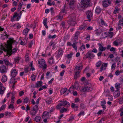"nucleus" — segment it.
Wrapping results in <instances>:
<instances>
[{
    "instance_id": "nucleus-1",
    "label": "nucleus",
    "mask_w": 123,
    "mask_h": 123,
    "mask_svg": "<svg viewBox=\"0 0 123 123\" xmlns=\"http://www.w3.org/2000/svg\"><path fill=\"white\" fill-rule=\"evenodd\" d=\"M7 43L10 46L9 48L8 47V49L5 50L6 51L7 54L10 56L12 54L16 53L18 50L17 48H15L13 50H12L11 46L12 44L14 43L15 42V41L14 40L13 38H9L8 40L7 41Z\"/></svg>"
},
{
    "instance_id": "nucleus-2",
    "label": "nucleus",
    "mask_w": 123,
    "mask_h": 123,
    "mask_svg": "<svg viewBox=\"0 0 123 123\" xmlns=\"http://www.w3.org/2000/svg\"><path fill=\"white\" fill-rule=\"evenodd\" d=\"M90 0H82L78 6V8L79 10H82L86 8L89 6Z\"/></svg>"
},
{
    "instance_id": "nucleus-3",
    "label": "nucleus",
    "mask_w": 123,
    "mask_h": 123,
    "mask_svg": "<svg viewBox=\"0 0 123 123\" xmlns=\"http://www.w3.org/2000/svg\"><path fill=\"white\" fill-rule=\"evenodd\" d=\"M38 63L40 67L42 68L43 69H45L47 67V65L44 59H39L38 61Z\"/></svg>"
},
{
    "instance_id": "nucleus-4",
    "label": "nucleus",
    "mask_w": 123,
    "mask_h": 123,
    "mask_svg": "<svg viewBox=\"0 0 123 123\" xmlns=\"http://www.w3.org/2000/svg\"><path fill=\"white\" fill-rule=\"evenodd\" d=\"M92 89V86L90 85L87 84L80 90V91L82 92L86 91L90 92L91 91Z\"/></svg>"
},
{
    "instance_id": "nucleus-5",
    "label": "nucleus",
    "mask_w": 123,
    "mask_h": 123,
    "mask_svg": "<svg viewBox=\"0 0 123 123\" xmlns=\"http://www.w3.org/2000/svg\"><path fill=\"white\" fill-rule=\"evenodd\" d=\"M21 11L19 14H18L17 12H15L14 14V15L12 17L11 19V21H15L14 18H16V20L18 21L20 18L21 16Z\"/></svg>"
},
{
    "instance_id": "nucleus-6",
    "label": "nucleus",
    "mask_w": 123,
    "mask_h": 123,
    "mask_svg": "<svg viewBox=\"0 0 123 123\" xmlns=\"http://www.w3.org/2000/svg\"><path fill=\"white\" fill-rule=\"evenodd\" d=\"M102 2L103 6L105 7H107L111 3L110 0H105L102 1Z\"/></svg>"
},
{
    "instance_id": "nucleus-7",
    "label": "nucleus",
    "mask_w": 123,
    "mask_h": 123,
    "mask_svg": "<svg viewBox=\"0 0 123 123\" xmlns=\"http://www.w3.org/2000/svg\"><path fill=\"white\" fill-rule=\"evenodd\" d=\"M86 15L87 18L90 19L88 21H90L91 20V18L92 16V12L91 10H88L86 12Z\"/></svg>"
},
{
    "instance_id": "nucleus-8",
    "label": "nucleus",
    "mask_w": 123,
    "mask_h": 123,
    "mask_svg": "<svg viewBox=\"0 0 123 123\" xmlns=\"http://www.w3.org/2000/svg\"><path fill=\"white\" fill-rule=\"evenodd\" d=\"M83 65L81 63H79L76 66L75 69L74 70H76V71H80V70L82 68Z\"/></svg>"
},
{
    "instance_id": "nucleus-9",
    "label": "nucleus",
    "mask_w": 123,
    "mask_h": 123,
    "mask_svg": "<svg viewBox=\"0 0 123 123\" xmlns=\"http://www.w3.org/2000/svg\"><path fill=\"white\" fill-rule=\"evenodd\" d=\"M7 69V67L4 65H2L0 68V72L1 73H6Z\"/></svg>"
},
{
    "instance_id": "nucleus-10",
    "label": "nucleus",
    "mask_w": 123,
    "mask_h": 123,
    "mask_svg": "<svg viewBox=\"0 0 123 123\" xmlns=\"http://www.w3.org/2000/svg\"><path fill=\"white\" fill-rule=\"evenodd\" d=\"M99 46L98 49V50L100 52H103L105 51L106 49V47H104L101 44L98 43V44Z\"/></svg>"
},
{
    "instance_id": "nucleus-11",
    "label": "nucleus",
    "mask_w": 123,
    "mask_h": 123,
    "mask_svg": "<svg viewBox=\"0 0 123 123\" xmlns=\"http://www.w3.org/2000/svg\"><path fill=\"white\" fill-rule=\"evenodd\" d=\"M66 1H67L68 3L69 2L68 5L70 6V7L71 8V6H73L72 9H73L74 8V4L75 2L74 0H70L69 2V0H66Z\"/></svg>"
},
{
    "instance_id": "nucleus-12",
    "label": "nucleus",
    "mask_w": 123,
    "mask_h": 123,
    "mask_svg": "<svg viewBox=\"0 0 123 123\" xmlns=\"http://www.w3.org/2000/svg\"><path fill=\"white\" fill-rule=\"evenodd\" d=\"M108 65L107 63H104L100 68V71L102 72L103 70H105L106 69Z\"/></svg>"
},
{
    "instance_id": "nucleus-13",
    "label": "nucleus",
    "mask_w": 123,
    "mask_h": 123,
    "mask_svg": "<svg viewBox=\"0 0 123 123\" xmlns=\"http://www.w3.org/2000/svg\"><path fill=\"white\" fill-rule=\"evenodd\" d=\"M78 86V83L77 82H75L74 84V86H71L70 88L68 90L69 92H71V91H73L74 88H76V86Z\"/></svg>"
},
{
    "instance_id": "nucleus-14",
    "label": "nucleus",
    "mask_w": 123,
    "mask_h": 123,
    "mask_svg": "<svg viewBox=\"0 0 123 123\" xmlns=\"http://www.w3.org/2000/svg\"><path fill=\"white\" fill-rule=\"evenodd\" d=\"M57 56L58 57H59L62 56L63 54V50L62 49H60L57 50Z\"/></svg>"
},
{
    "instance_id": "nucleus-15",
    "label": "nucleus",
    "mask_w": 123,
    "mask_h": 123,
    "mask_svg": "<svg viewBox=\"0 0 123 123\" xmlns=\"http://www.w3.org/2000/svg\"><path fill=\"white\" fill-rule=\"evenodd\" d=\"M68 24L74 26L76 24L75 20H69L68 21Z\"/></svg>"
},
{
    "instance_id": "nucleus-16",
    "label": "nucleus",
    "mask_w": 123,
    "mask_h": 123,
    "mask_svg": "<svg viewBox=\"0 0 123 123\" xmlns=\"http://www.w3.org/2000/svg\"><path fill=\"white\" fill-rule=\"evenodd\" d=\"M17 73V72L16 70L14 69H13L12 70L11 72V74L12 76L13 77H14L16 75Z\"/></svg>"
},
{
    "instance_id": "nucleus-17",
    "label": "nucleus",
    "mask_w": 123,
    "mask_h": 123,
    "mask_svg": "<svg viewBox=\"0 0 123 123\" xmlns=\"http://www.w3.org/2000/svg\"><path fill=\"white\" fill-rule=\"evenodd\" d=\"M87 58H89L90 59L93 58L95 56V55L92 53L88 52L86 54Z\"/></svg>"
},
{
    "instance_id": "nucleus-18",
    "label": "nucleus",
    "mask_w": 123,
    "mask_h": 123,
    "mask_svg": "<svg viewBox=\"0 0 123 123\" xmlns=\"http://www.w3.org/2000/svg\"><path fill=\"white\" fill-rule=\"evenodd\" d=\"M86 24L83 23L79 27V30H82L85 29L86 27Z\"/></svg>"
},
{
    "instance_id": "nucleus-19",
    "label": "nucleus",
    "mask_w": 123,
    "mask_h": 123,
    "mask_svg": "<svg viewBox=\"0 0 123 123\" xmlns=\"http://www.w3.org/2000/svg\"><path fill=\"white\" fill-rule=\"evenodd\" d=\"M80 71H76L74 74V78L75 79H77L79 78L80 76Z\"/></svg>"
},
{
    "instance_id": "nucleus-20",
    "label": "nucleus",
    "mask_w": 123,
    "mask_h": 123,
    "mask_svg": "<svg viewBox=\"0 0 123 123\" xmlns=\"http://www.w3.org/2000/svg\"><path fill=\"white\" fill-rule=\"evenodd\" d=\"M53 58V57L51 56L49 60L48 63L49 65H51L54 62V60Z\"/></svg>"
},
{
    "instance_id": "nucleus-21",
    "label": "nucleus",
    "mask_w": 123,
    "mask_h": 123,
    "mask_svg": "<svg viewBox=\"0 0 123 123\" xmlns=\"http://www.w3.org/2000/svg\"><path fill=\"white\" fill-rule=\"evenodd\" d=\"M115 87L117 89L116 91H118L119 90V88H120V83H117L115 85Z\"/></svg>"
},
{
    "instance_id": "nucleus-22",
    "label": "nucleus",
    "mask_w": 123,
    "mask_h": 123,
    "mask_svg": "<svg viewBox=\"0 0 123 123\" xmlns=\"http://www.w3.org/2000/svg\"><path fill=\"white\" fill-rule=\"evenodd\" d=\"M102 31V30L100 29H97L95 31V34L97 35H99Z\"/></svg>"
},
{
    "instance_id": "nucleus-23",
    "label": "nucleus",
    "mask_w": 123,
    "mask_h": 123,
    "mask_svg": "<svg viewBox=\"0 0 123 123\" xmlns=\"http://www.w3.org/2000/svg\"><path fill=\"white\" fill-rule=\"evenodd\" d=\"M62 105L63 106H67V107L69 106V104L65 100H63L62 102Z\"/></svg>"
},
{
    "instance_id": "nucleus-24",
    "label": "nucleus",
    "mask_w": 123,
    "mask_h": 123,
    "mask_svg": "<svg viewBox=\"0 0 123 123\" xmlns=\"http://www.w3.org/2000/svg\"><path fill=\"white\" fill-rule=\"evenodd\" d=\"M45 101L46 103L48 104H51L52 102V99L50 97L48 98Z\"/></svg>"
},
{
    "instance_id": "nucleus-25",
    "label": "nucleus",
    "mask_w": 123,
    "mask_h": 123,
    "mask_svg": "<svg viewBox=\"0 0 123 123\" xmlns=\"http://www.w3.org/2000/svg\"><path fill=\"white\" fill-rule=\"evenodd\" d=\"M39 108L38 106L37 105H36L33 107V108L32 110V111H37L38 110Z\"/></svg>"
},
{
    "instance_id": "nucleus-26",
    "label": "nucleus",
    "mask_w": 123,
    "mask_h": 123,
    "mask_svg": "<svg viewBox=\"0 0 123 123\" xmlns=\"http://www.w3.org/2000/svg\"><path fill=\"white\" fill-rule=\"evenodd\" d=\"M101 64L102 62L100 61H99L97 62L96 64V67H97L96 69L98 68Z\"/></svg>"
},
{
    "instance_id": "nucleus-27",
    "label": "nucleus",
    "mask_w": 123,
    "mask_h": 123,
    "mask_svg": "<svg viewBox=\"0 0 123 123\" xmlns=\"http://www.w3.org/2000/svg\"><path fill=\"white\" fill-rule=\"evenodd\" d=\"M5 64L6 65H12V64L11 63H10L6 59H5L3 60Z\"/></svg>"
},
{
    "instance_id": "nucleus-28",
    "label": "nucleus",
    "mask_w": 123,
    "mask_h": 123,
    "mask_svg": "<svg viewBox=\"0 0 123 123\" xmlns=\"http://www.w3.org/2000/svg\"><path fill=\"white\" fill-rule=\"evenodd\" d=\"M5 89V88L4 87H0V94H3Z\"/></svg>"
},
{
    "instance_id": "nucleus-29",
    "label": "nucleus",
    "mask_w": 123,
    "mask_h": 123,
    "mask_svg": "<svg viewBox=\"0 0 123 123\" xmlns=\"http://www.w3.org/2000/svg\"><path fill=\"white\" fill-rule=\"evenodd\" d=\"M101 12V9L98 6L96 7L95 10V12L97 14H99Z\"/></svg>"
},
{
    "instance_id": "nucleus-30",
    "label": "nucleus",
    "mask_w": 123,
    "mask_h": 123,
    "mask_svg": "<svg viewBox=\"0 0 123 123\" xmlns=\"http://www.w3.org/2000/svg\"><path fill=\"white\" fill-rule=\"evenodd\" d=\"M16 82V81H15V79L14 77L11 79L10 81V84H13L15 85Z\"/></svg>"
},
{
    "instance_id": "nucleus-31",
    "label": "nucleus",
    "mask_w": 123,
    "mask_h": 123,
    "mask_svg": "<svg viewBox=\"0 0 123 123\" xmlns=\"http://www.w3.org/2000/svg\"><path fill=\"white\" fill-rule=\"evenodd\" d=\"M7 77L6 75H3L2 78V81L3 82H5L7 80Z\"/></svg>"
},
{
    "instance_id": "nucleus-32",
    "label": "nucleus",
    "mask_w": 123,
    "mask_h": 123,
    "mask_svg": "<svg viewBox=\"0 0 123 123\" xmlns=\"http://www.w3.org/2000/svg\"><path fill=\"white\" fill-rule=\"evenodd\" d=\"M75 14L74 13H73L70 16V20H75Z\"/></svg>"
},
{
    "instance_id": "nucleus-33",
    "label": "nucleus",
    "mask_w": 123,
    "mask_h": 123,
    "mask_svg": "<svg viewBox=\"0 0 123 123\" xmlns=\"http://www.w3.org/2000/svg\"><path fill=\"white\" fill-rule=\"evenodd\" d=\"M29 31V29H28L27 28H26L23 30V33L24 35H26Z\"/></svg>"
},
{
    "instance_id": "nucleus-34",
    "label": "nucleus",
    "mask_w": 123,
    "mask_h": 123,
    "mask_svg": "<svg viewBox=\"0 0 123 123\" xmlns=\"http://www.w3.org/2000/svg\"><path fill=\"white\" fill-rule=\"evenodd\" d=\"M41 119V117L40 116H36L35 117V120L36 122H38L40 121Z\"/></svg>"
},
{
    "instance_id": "nucleus-35",
    "label": "nucleus",
    "mask_w": 123,
    "mask_h": 123,
    "mask_svg": "<svg viewBox=\"0 0 123 123\" xmlns=\"http://www.w3.org/2000/svg\"><path fill=\"white\" fill-rule=\"evenodd\" d=\"M20 59L21 58L19 57H16L14 58L15 62L16 63H18L19 62V61Z\"/></svg>"
},
{
    "instance_id": "nucleus-36",
    "label": "nucleus",
    "mask_w": 123,
    "mask_h": 123,
    "mask_svg": "<svg viewBox=\"0 0 123 123\" xmlns=\"http://www.w3.org/2000/svg\"><path fill=\"white\" fill-rule=\"evenodd\" d=\"M115 61L117 62V65H118L119 64V62H120V57L118 56L116 57L115 59Z\"/></svg>"
},
{
    "instance_id": "nucleus-37",
    "label": "nucleus",
    "mask_w": 123,
    "mask_h": 123,
    "mask_svg": "<svg viewBox=\"0 0 123 123\" xmlns=\"http://www.w3.org/2000/svg\"><path fill=\"white\" fill-rule=\"evenodd\" d=\"M117 91H116V92H115V93L114 94V95L115 96V97H118L120 95V92H118Z\"/></svg>"
},
{
    "instance_id": "nucleus-38",
    "label": "nucleus",
    "mask_w": 123,
    "mask_h": 123,
    "mask_svg": "<svg viewBox=\"0 0 123 123\" xmlns=\"http://www.w3.org/2000/svg\"><path fill=\"white\" fill-rule=\"evenodd\" d=\"M5 49L6 50L8 49V47H6V48L3 47L2 49H1L0 50V54H2L3 52V51L6 52V51L5 50Z\"/></svg>"
},
{
    "instance_id": "nucleus-39",
    "label": "nucleus",
    "mask_w": 123,
    "mask_h": 123,
    "mask_svg": "<svg viewBox=\"0 0 123 123\" xmlns=\"http://www.w3.org/2000/svg\"><path fill=\"white\" fill-rule=\"evenodd\" d=\"M29 59V55L28 53H26L25 56V60L26 61H28Z\"/></svg>"
},
{
    "instance_id": "nucleus-40",
    "label": "nucleus",
    "mask_w": 123,
    "mask_h": 123,
    "mask_svg": "<svg viewBox=\"0 0 123 123\" xmlns=\"http://www.w3.org/2000/svg\"><path fill=\"white\" fill-rule=\"evenodd\" d=\"M67 90V88H64L62 90H61V92L62 93V94H63L66 92Z\"/></svg>"
},
{
    "instance_id": "nucleus-41",
    "label": "nucleus",
    "mask_w": 123,
    "mask_h": 123,
    "mask_svg": "<svg viewBox=\"0 0 123 123\" xmlns=\"http://www.w3.org/2000/svg\"><path fill=\"white\" fill-rule=\"evenodd\" d=\"M119 103L120 104H122L123 103V96L120 98L119 101Z\"/></svg>"
},
{
    "instance_id": "nucleus-42",
    "label": "nucleus",
    "mask_w": 123,
    "mask_h": 123,
    "mask_svg": "<svg viewBox=\"0 0 123 123\" xmlns=\"http://www.w3.org/2000/svg\"><path fill=\"white\" fill-rule=\"evenodd\" d=\"M42 83H43L42 81H38L37 83L36 84L37 87H39L41 86L42 85Z\"/></svg>"
},
{
    "instance_id": "nucleus-43",
    "label": "nucleus",
    "mask_w": 123,
    "mask_h": 123,
    "mask_svg": "<svg viewBox=\"0 0 123 123\" xmlns=\"http://www.w3.org/2000/svg\"><path fill=\"white\" fill-rule=\"evenodd\" d=\"M56 37V35H54L53 36H51V35H49L48 36V37L49 39L52 38V39H54Z\"/></svg>"
},
{
    "instance_id": "nucleus-44",
    "label": "nucleus",
    "mask_w": 123,
    "mask_h": 123,
    "mask_svg": "<svg viewBox=\"0 0 123 123\" xmlns=\"http://www.w3.org/2000/svg\"><path fill=\"white\" fill-rule=\"evenodd\" d=\"M50 113L49 111V112H46L45 111L44 112L43 114V116H48L49 114Z\"/></svg>"
},
{
    "instance_id": "nucleus-45",
    "label": "nucleus",
    "mask_w": 123,
    "mask_h": 123,
    "mask_svg": "<svg viewBox=\"0 0 123 123\" xmlns=\"http://www.w3.org/2000/svg\"><path fill=\"white\" fill-rule=\"evenodd\" d=\"M24 73H27L29 70V68L28 67L25 68L24 69Z\"/></svg>"
},
{
    "instance_id": "nucleus-46",
    "label": "nucleus",
    "mask_w": 123,
    "mask_h": 123,
    "mask_svg": "<svg viewBox=\"0 0 123 123\" xmlns=\"http://www.w3.org/2000/svg\"><path fill=\"white\" fill-rule=\"evenodd\" d=\"M119 25L123 26V19H121L119 21Z\"/></svg>"
},
{
    "instance_id": "nucleus-47",
    "label": "nucleus",
    "mask_w": 123,
    "mask_h": 123,
    "mask_svg": "<svg viewBox=\"0 0 123 123\" xmlns=\"http://www.w3.org/2000/svg\"><path fill=\"white\" fill-rule=\"evenodd\" d=\"M29 99L28 98L26 97L24 99V103H27L29 101Z\"/></svg>"
},
{
    "instance_id": "nucleus-48",
    "label": "nucleus",
    "mask_w": 123,
    "mask_h": 123,
    "mask_svg": "<svg viewBox=\"0 0 123 123\" xmlns=\"http://www.w3.org/2000/svg\"><path fill=\"white\" fill-rule=\"evenodd\" d=\"M101 23L103 25H104L105 26H107V24L105 23L104 21L102 19L101 20Z\"/></svg>"
},
{
    "instance_id": "nucleus-49",
    "label": "nucleus",
    "mask_w": 123,
    "mask_h": 123,
    "mask_svg": "<svg viewBox=\"0 0 123 123\" xmlns=\"http://www.w3.org/2000/svg\"><path fill=\"white\" fill-rule=\"evenodd\" d=\"M23 4V2H21L20 3L18 6V9H20L21 8Z\"/></svg>"
},
{
    "instance_id": "nucleus-50",
    "label": "nucleus",
    "mask_w": 123,
    "mask_h": 123,
    "mask_svg": "<svg viewBox=\"0 0 123 123\" xmlns=\"http://www.w3.org/2000/svg\"><path fill=\"white\" fill-rule=\"evenodd\" d=\"M118 11V7L116 6L115 8L114 11L113 12L114 14H116Z\"/></svg>"
},
{
    "instance_id": "nucleus-51",
    "label": "nucleus",
    "mask_w": 123,
    "mask_h": 123,
    "mask_svg": "<svg viewBox=\"0 0 123 123\" xmlns=\"http://www.w3.org/2000/svg\"><path fill=\"white\" fill-rule=\"evenodd\" d=\"M32 112H31V114L32 116H35L37 111H32Z\"/></svg>"
},
{
    "instance_id": "nucleus-52",
    "label": "nucleus",
    "mask_w": 123,
    "mask_h": 123,
    "mask_svg": "<svg viewBox=\"0 0 123 123\" xmlns=\"http://www.w3.org/2000/svg\"><path fill=\"white\" fill-rule=\"evenodd\" d=\"M73 54V53H72L68 54L67 56V58L68 59L71 58Z\"/></svg>"
},
{
    "instance_id": "nucleus-53",
    "label": "nucleus",
    "mask_w": 123,
    "mask_h": 123,
    "mask_svg": "<svg viewBox=\"0 0 123 123\" xmlns=\"http://www.w3.org/2000/svg\"><path fill=\"white\" fill-rule=\"evenodd\" d=\"M14 108V106L13 104H11L10 105L8 106V108L9 109L10 108H12V109H13Z\"/></svg>"
},
{
    "instance_id": "nucleus-54",
    "label": "nucleus",
    "mask_w": 123,
    "mask_h": 123,
    "mask_svg": "<svg viewBox=\"0 0 123 123\" xmlns=\"http://www.w3.org/2000/svg\"><path fill=\"white\" fill-rule=\"evenodd\" d=\"M66 7V6H64V8L62 9L61 12V13H66L65 8Z\"/></svg>"
},
{
    "instance_id": "nucleus-55",
    "label": "nucleus",
    "mask_w": 123,
    "mask_h": 123,
    "mask_svg": "<svg viewBox=\"0 0 123 123\" xmlns=\"http://www.w3.org/2000/svg\"><path fill=\"white\" fill-rule=\"evenodd\" d=\"M116 67V63H114L112 65L111 67V69L114 70Z\"/></svg>"
},
{
    "instance_id": "nucleus-56",
    "label": "nucleus",
    "mask_w": 123,
    "mask_h": 123,
    "mask_svg": "<svg viewBox=\"0 0 123 123\" xmlns=\"http://www.w3.org/2000/svg\"><path fill=\"white\" fill-rule=\"evenodd\" d=\"M85 49V46L84 45H82L80 48V51L83 50Z\"/></svg>"
},
{
    "instance_id": "nucleus-57",
    "label": "nucleus",
    "mask_w": 123,
    "mask_h": 123,
    "mask_svg": "<svg viewBox=\"0 0 123 123\" xmlns=\"http://www.w3.org/2000/svg\"><path fill=\"white\" fill-rule=\"evenodd\" d=\"M93 29V27H92L89 26V27H87L86 28V30L87 31H92V30Z\"/></svg>"
},
{
    "instance_id": "nucleus-58",
    "label": "nucleus",
    "mask_w": 123,
    "mask_h": 123,
    "mask_svg": "<svg viewBox=\"0 0 123 123\" xmlns=\"http://www.w3.org/2000/svg\"><path fill=\"white\" fill-rule=\"evenodd\" d=\"M72 46L73 48L75 50H77V47L75 43H73L72 44Z\"/></svg>"
},
{
    "instance_id": "nucleus-59",
    "label": "nucleus",
    "mask_w": 123,
    "mask_h": 123,
    "mask_svg": "<svg viewBox=\"0 0 123 123\" xmlns=\"http://www.w3.org/2000/svg\"><path fill=\"white\" fill-rule=\"evenodd\" d=\"M6 105H2V106L1 107L0 109V111H1L2 110H4L6 108Z\"/></svg>"
},
{
    "instance_id": "nucleus-60",
    "label": "nucleus",
    "mask_w": 123,
    "mask_h": 123,
    "mask_svg": "<svg viewBox=\"0 0 123 123\" xmlns=\"http://www.w3.org/2000/svg\"><path fill=\"white\" fill-rule=\"evenodd\" d=\"M80 106L82 109H85L86 107L85 105L83 103H81L80 104Z\"/></svg>"
},
{
    "instance_id": "nucleus-61",
    "label": "nucleus",
    "mask_w": 123,
    "mask_h": 123,
    "mask_svg": "<svg viewBox=\"0 0 123 123\" xmlns=\"http://www.w3.org/2000/svg\"><path fill=\"white\" fill-rule=\"evenodd\" d=\"M31 80L32 81H34L35 80L36 77L34 74H32L31 76Z\"/></svg>"
},
{
    "instance_id": "nucleus-62",
    "label": "nucleus",
    "mask_w": 123,
    "mask_h": 123,
    "mask_svg": "<svg viewBox=\"0 0 123 123\" xmlns=\"http://www.w3.org/2000/svg\"><path fill=\"white\" fill-rule=\"evenodd\" d=\"M113 33L112 32H110L108 34V36L110 38H111L113 36Z\"/></svg>"
},
{
    "instance_id": "nucleus-63",
    "label": "nucleus",
    "mask_w": 123,
    "mask_h": 123,
    "mask_svg": "<svg viewBox=\"0 0 123 123\" xmlns=\"http://www.w3.org/2000/svg\"><path fill=\"white\" fill-rule=\"evenodd\" d=\"M84 111H81L78 115V116H80L81 115H84Z\"/></svg>"
},
{
    "instance_id": "nucleus-64",
    "label": "nucleus",
    "mask_w": 123,
    "mask_h": 123,
    "mask_svg": "<svg viewBox=\"0 0 123 123\" xmlns=\"http://www.w3.org/2000/svg\"><path fill=\"white\" fill-rule=\"evenodd\" d=\"M120 72L118 70H117L115 72V74L116 75L118 76L119 75Z\"/></svg>"
}]
</instances>
